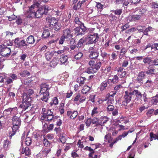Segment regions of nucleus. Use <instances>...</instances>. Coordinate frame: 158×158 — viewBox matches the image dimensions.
I'll use <instances>...</instances> for the list:
<instances>
[{"mask_svg":"<svg viewBox=\"0 0 158 158\" xmlns=\"http://www.w3.org/2000/svg\"><path fill=\"white\" fill-rule=\"evenodd\" d=\"M89 64L90 67L87 69L85 72L88 74L97 72L102 66V63L99 60H90Z\"/></svg>","mask_w":158,"mask_h":158,"instance_id":"obj_1","label":"nucleus"},{"mask_svg":"<svg viewBox=\"0 0 158 158\" xmlns=\"http://www.w3.org/2000/svg\"><path fill=\"white\" fill-rule=\"evenodd\" d=\"M42 116L41 118V120L43 122L44 121L45 122H50L53 120L54 115L53 112L51 111V109H49L45 108H43L42 111Z\"/></svg>","mask_w":158,"mask_h":158,"instance_id":"obj_2","label":"nucleus"},{"mask_svg":"<svg viewBox=\"0 0 158 158\" xmlns=\"http://www.w3.org/2000/svg\"><path fill=\"white\" fill-rule=\"evenodd\" d=\"M22 103L19 106L24 110L27 109L31 106L32 98L28 96L27 93H23V94Z\"/></svg>","mask_w":158,"mask_h":158,"instance_id":"obj_3","label":"nucleus"},{"mask_svg":"<svg viewBox=\"0 0 158 158\" xmlns=\"http://www.w3.org/2000/svg\"><path fill=\"white\" fill-rule=\"evenodd\" d=\"M49 10V7L47 6L44 5L38 9L37 8L36 10V18H40L43 15H47Z\"/></svg>","mask_w":158,"mask_h":158,"instance_id":"obj_4","label":"nucleus"},{"mask_svg":"<svg viewBox=\"0 0 158 158\" xmlns=\"http://www.w3.org/2000/svg\"><path fill=\"white\" fill-rule=\"evenodd\" d=\"M37 8V6L34 4L29 7V10L26 13V17L27 18H36V10Z\"/></svg>","mask_w":158,"mask_h":158,"instance_id":"obj_5","label":"nucleus"},{"mask_svg":"<svg viewBox=\"0 0 158 158\" xmlns=\"http://www.w3.org/2000/svg\"><path fill=\"white\" fill-rule=\"evenodd\" d=\"M11 48L3 45H0V53L3 57H7L10 55Z\"/></svg>","mask_w":158,"mask_h":158,"instance_id":"obj_6","label":"nucleus"},{"mask_svg":"<svg viewBox=\"0 0 158 158\" xmlns=\"http://www.w3.org/2000/svg\"><path fill=\"white\" fill-rule=\"evenodd\" d=\"M87 28L84 25L79 26L74 29V34L76 36H82L87 32Z\"/></svg>","mask_w":158,"mask_h":158,"instance_id":"obj_7","label":"nucleus"},{"mask_svg":"<svg viewBox=\"0 0 158 158\" xmlns=\"http://www.w3.org/2000/svg\"><path fill=\"white\" fill-rule=\"evenodd\" d=\"M15 46L19 48H22L24 46H27L28 44L24 40H21V38H16L14 40Z\"/></svg>","mask_w":158,"mask_h":158,"instance_id":"obj_8","label":"nucleus"},{"mask_svg":"<svg viewBox=\"0 0 158 158\" xmlns=\"http://www.w3.org/2000/svg\"><path fill=\"white\" fill-rule=\"evenodd\" d=\"M89 57L92 59H97L99 55L98 50L94 48V47H90L89 48Z\"/></svg>","mask_w":158,"mask_h":158,"instance_id":"obj_9","label":"nucleus"},{"mask_svg":"<svg viewBox=\"0 0 158 158\" xmlns=\"http://www.w3.org/2000/svg\"><path fill=\"white\" fill-rule=\"evenodd\" d=\"M21 125H13L11 127L12 131H9L8 132V136L10 139H11L13 136L19 131Z\"/></svg>","mask_w":158,"mask_h":158,"instance_id":"obj_10","label":"nucleus"},{"mask_svg":"<svg viewBox=\"0 0 158 158\" xmlns=\"http://www.w3.org/2000/svg\"><path fill=\"white\" fill-rule=\"evenodd\" d=\"M72 30L70 28H66L62 31V35L65 37L66 39H69L73 36Z\"/></svg>","mask_w":158,"mask_h":158,"instance_id":"obj_11","label":"nucleus"},{"mask_svg":"<svg viewBox=\"0 0 158 158\" xmlns=\"http://www.w3.org/2000/svg\"><path fill=\"white\" fill-rule=\"evenodd\" d=\"M133 95L132 91V92H129L127 91L125 92V94L124 96V99L128 102H130L131 101L134 102L136 100L135 97Z\"/></svg>","mask_w":158,"mask_h":158,"instance_id":"obj_12","label":"nucleus"},{"mask_svg":"<svg viewBox=\"0 0 158 158\" xmlns=\"http://www.w3.org/2000/svg\"><path fill=\"white\" fill-rule=\"evenodd\" d=\"M145 72L141 71L139 72L137 75V76L136 79V81L140 85H141L143 83V80L145 77Z\"/></svg>","mask_w":158,"mask_h":158,"instance_id":"obj_13","label":"nucleus"},{"mask_svg":"<svg viewBox=\"0 0 158 158\" xmlns=\"http://www.w3.org/2000/svg\"><path fill=\"white\" fill-rule=\"evenodd\" d=\"M89 39L90 44L95 43L99 38L98 34L97 33H94L89 35Z\"/></svg>","mask_w":158,"mask_h":158,"instance_id":"obj_14","label":"nucleus"},{"mask_svg":"<svg viewBox=\"0 0 158 158\" xmlns=\"http://www.w3.org/2000/svg\"><path fill=\"white\" fill-rule=\"evenodd\" d=\"M140 16L139 15L137 14L130 15L127 18V21L129 23L133 21H136L139 20L140 19Z\"/></svg>","mask_w":158,"mask_h":158,"instance_id":"obj_15","label":"nucleus"},{"mask_svg":"<svg viewBox=\"0 0 158 158\" xmlns=\"http://www.w3.org/2000/svg\"><path fill=\"white\" fill-rule=\"evenodd\" d=\"M78 114V112L77 110H68L67 111V115L70 119H75Z\"/></svg>","mask_w":158,"mask_h":158,"instance_id":"obj_16","label":"nucleus"},{"mask_svg":"<svg viewBox=\"0 0 158 158\" xmlns=\"http://www.w3.org/2000/svg\"><path fill=\"white\" fill-rule=\"evenodd\" d=\"M43 126L44 131L46 132H48L52 130L54 127V124L53 123L50 124L49 125H48V122H45Z\"/></svg>","mask_w":158,"mask_h":158,"instance_id":"obj_17","label":"nucleus"},{"mask_svg":"<svg viewBox=\"0 0 158 158\" xmlns=\"http://www.w3.org/2000/svg\"><path fill=\"white\" fill-rule=\"evenodd\" d=\"M133 95L135 97L136 100L139 101L140 102H141L142 100L141 98L142 97V94L138 90H134L132 91Z\"/></svg>","mask_w":158,"mask_h":158,"instance_id":"obj_18","label":"nucleus"},{"mask_svg":"<svg viewBox=\"0 0 158 158\" xmlns=\"http://www.w3.org/2000/svg\"><path fill=\"white\" fill-rule=\"evenodd\" d=\"M117 75L120 78H123L125 77L126 72L124 71L123 68L122 67L118 68L117 69Z\"/></svg>","mask_w":158,"mask_h":158,"instance_id":"obj_19","label":"nucleus"},{"mask_svg":"<svg viewBox=\"0 0 158 158\" xmlns=\"http://www.w3.org/2000/svg\"><path fill=\"white\" fill-rule=\"evenodd\" d=\"M12 125H21V120L20 117L16 115L14 116L12 118Z\"/></svg>","mask_w":158,"mask_h":158,"instance_id":"obj_20","label":"nucleus"},{"mask_svg":"<svg viewBox=\"0 0 158 158\" xmlns=\"http://www.w3.org/2000/svg\"><path fill=\"white\" fill-rule=\"evenodd\" d=\"M40 95L42 94L43 97L41 98L42 101L45 102H47L49 98V91L46 92H44V93L40 92Z\"/></svg>","mask_w":158,"mask_h":158,"instance_id":"obj_21","label":"nucleus"},{"mask_svg":"<svg viewBox=\"0 0 158 158\" xmlns=\"http://www.w3.org/2000/svg\"><path fill=\"white\" fill-rule=\"evenodd\" d=\"M108 121V118L106 116L102 117H101L99 120V123L96 125V126H103L104 125V124L106 123Z\"/></svg>","mask_w":158,"mask_h":158,"instance_id":"obj_22","label":"nucleus"},{"mask_svg":"<svg viewBox=\"0 0 158 158\" xmlns=\"http://www.w3.org/2000/svg\"><path fill=\"white\" fill-rule=\"evenodd\" d=\"M40 88V92L44 93V92L48 91V90L50 89L49 85L47 83L41 84Z\"/></svg>","mask_w":158,"mask_h":158,"instance_id":"obj_23","label":"nucleus"},{"mask_svg":"<svg viewBox=\"0 0 158 158\" xmlns=\"http://www.w3.org/2000/svg\"><path fill=\"white\" fill-rule=\"evenodd\" d=\"M128 49L125 47H123L120 50L119 54V58L120 59H122L124 56L127 52Z\"/></svg>","mask_w":158,"mask_h":158,"instance_id":"obj_24","label":"nucleus"},{"mask_svg":"<svg viewBox=\"0 0 158 158\" xmlns=\"http://www.w3.org/2000/svg\"><path fill=\"white\" fill-rule=\"evenodd\" d=\"M47 19L48 21V22L49 23L50 26L51 27L58 22L55 18L52 17L50 16L48 17Z\"/></svg>","mask_w":158,"mask_h":158,"instance_id":"obj_25","label":"nucleus"},{"mask_svg":"<svg viewBox=\"0 0 158 158\" xmlns=\"http://www.w3.org/2000/svg\"><path fill=\"white\" fill-rule=\"evenodd\" d=\"M21 153L23 154H25L26 156H28L31 154V151L29 148L28 147H26L25 148H23Z\"/></svg>","mask_w":158,"mask_h":158,"instance_id":"obj_26","label":"nucleus"},{"mask_svg":"<svg viewBox=\"0 0 158 158\" xmlns=\"http://www.w3.org/2000/svg\"><path fill=\"white\" fill-rule=\"evenodd\" d=\"M130 60V58H128L125 56V58L123 60V62L122 63V67L126 68L127 67L129 64V61Z\"/></svg>","mask_w":158,"mask_h":158,"instance_id":"obj_27","label":"nucleus"},{"mask_svg":"<svg viewBox=\"0 0 158 158\" xmlns=\"http://www.w3.org/2000/svg\"><path fill=\"white\" fill-rule=\"evenodd\" d=\"M109 81L108 80L107 81H104L102 82L100 86V89L101 91H102L106 89L107 86V84H109Z\"/></svg>","mask_w":158,"mask_h":158,"instance_id":"obj_28","label":"nucleus"},{"mask_svg":"<svg viewBox=\"0 0 158 158\" xmlns=\"http://www.w3.org/2000/svg\"><path fill=\"white\" fill-rule=\"evenodd\" d=\"M26 41L27 42V44H33L35 42V40L34 36L32 35H30L27 38Z\"/></svg>","mask_w":158,"mask_h":158,"instance_id":"obj_29","label":"nucleus"},{"mask_svg":"<svg viewBox=\"0 0 158 158\" xmlns=\"http://www.w3.org/2000/svg\"><path fill=\"white\" fill-rule=\"evenodd\" d=\"M152 61V58L150 57H145L143 59V62L145 64H150Z\"/></svg>","mask_w":158,"mask_h":158,"instance_id":"obj_30","label":"nucleus"},{"mask_svg":"<svg viewBox=\"0 0 158 158\" xmlns=\"http://www.w3.org/2000/svg\"><path fill=\"white\" fill-rule=\"evenodd\" d=\"M61 27L62 26L61 24L58 22H57L54 25H53V26H51V27H52L56 31H59Z\"/></svg>","mask_w":158,"mask_h":158,"instance_id":"obj_31","label":"nucleus"},{"mask_svg":"<svg viewBox=\"0 0 158 158\" xmlns=\"http://www.w3.org/2000/svg\"><path fill=\"white\" fill-rule=\"evenodd\" d=\"M90 89V88L87 85L84 86L81 90V92L84 94H86L89 92Z\"/></svg>","mask_w":158,"mask_h":158,"instance_id":"obj_32","label":"nucleus"},{"mask_svg":"<svg viewBox=\"0 0 158 158\" xmlns=\"http://www.w3.org/2000/svg\"><path fill=\"white\" fill-rule=\"evenodd\" d=\"M109 80L113 84H116L119 81V78L117 75H115L113 76V78L112 79H110L108 80Z\"/></svg>","mask_w":158,"mask_h":158,"instance_id":"obj_33","label":"nucleus"},{"mask_svg":"<svg viewBox=\"0 0 158 158\" xmlns=\"http://www.w3.org/2000/svg\"><path fill=\"white\" fill-rule=\"evenodd\" d=\"M58 60L56 58L53 59L50 62V66L52 67H55L58 64Z\"/></svg>","mask_w":158,"mask_h":158,"instance_id":"obj_34","label":"nucleus"},{"mask_svg":"<svg viewBox=\"0 0 158 158\" xmlns=\"http://www.w3.org/2000/svg\"><path fill=\"white\" fill-rule=\"evenodd\" d=\"M49 29L44 30L43 32L42 37L44 38H46L48 37L50 35Z\"/></svg>","mask_w":158,"mask_h":158,"instance_id":"obj_35","label":"nucleus"},{"mask_svg":"<svg viewBox=\"0 0 158 158\" xmlns=\"http://www.w3.org/2000/svg\"><path fill=\"white\" fill-rule=\"evenodd\" d=\"M44 145L45 147H51V143L46 138H44L43 141Z\"/></svg>","mask_w":158,"mask_h":158,"instance_id":"obj_36","label":"nucleus"},{"mask_svg":"<svg viewBox=\"0 0 158 158\" xmlns=\"http://www.w3.org/2000/svg\"><path fill=\"white\" fill-rule=\"evenodd\" d=\"M11 111L10 114L11 115L15 116L16 115L18 114V109L17 107H15L13 108H11L10 109Z\"/></svg>","mask_w":158,"mask_h":158,"instance_id":"obj_37","label":"nucleus"},{"mask_svg":"<svg viewBox=\"0 0 158 158\" xmlns=\"http://www.w3.org/2000/svg\"><path fill=\"white\" fill-rule=\"evenodd\" d=\"M51 147H47L46 148H43L44 150L43 151V152L45 155H47L51 151Z\"/></svg>","mask_w":158,"mask_h":158,"instance_id":"obj_38","label":"nucleus"},{"mask_svg":"<svg viewBox=\"0 0 158 158\" xmlns=\"http://www.w3.org/2000/svg\"><path fill=\"white\" fill-rule=\"evenodd\" d=\"M46 59L48 60H49L53 57L52 52H48L45 53Z\"/></svg>","mask_w":158,"mask_h":158,"instance_id":"obj_39","label":"nucleus"},{"mask_svg":"<svg viewBox=\"0 0 158 158\" xmlns=\"http://www.w3.org/2000/svg\"><path fill=\"white\" fill-rule=\"evenodd\" d=\"M112 11L114 13L115 15L119 16L123 13V10L122 9H117L116 10H113Z\"/></svg>","mask_w":158,"mask_h":158,"instance_id":"obj_40","label":"nucleus"},{"mask_svg":"<svg viewBox=\"0 0 158 158\" xmlns=\"http://www.w3.org/2000/svg\"><path fill=\"white\" fill-rule=\"evenodd\" d=\"M30 74V73L27 70H24L19 73V75L22 77L28 76Z\"/></svg>","mask_w":158,"mask_h":158,"instance_id":"obj_41","label":"nucleus"},{"mask_svg":"<svg viewBox=\"0 0 158 158\" xmlns=\"http://www.w3.org/2000/svg\"><path fill=\"white\" fill-rule=\"evenodd\" d=\"M155 110L153 109H151L148 110L146 112V115L148 117L150 118L152 114L153 113L154 114V112Z\"/></svg>","mask_w":158,"mask_h":158,"instance_id":"obj_42","label":"nucleus"},{"mask_svg":"<svg viewBox=\"0 0 158 158\" xmlns=\"http://www.w3.org/2000/svg\"><path fill=\"white\" fill-rule=\"evenodd\" d=\"M149 70L148 71L145 72V73H146L148 75H152L154 74V72L155 71V69L151 67L150 69H149Z\"/></svg>","mask_w":158,"mask_h":158,"instance_id":"obj_43","label":"nucleus"},{"mask_svg":"<svg viewBox=\"0 0 158 158\" xmlns=\"http://www.w3.org/2000/svg\"><path fill=\"white\" fill-rule=\"evenodd\" d=\"M150 141H152L153 140V138L154 139H157L158 140V133L157 135L153 134L152 132H151L150 133Z\"/></svg>","mask_w":158,"mask_h":158,"instance_id":"obj_44","label":"nucleus"},{"mask_svg":"<svg viewBox=\"0 0 158 158\" xmlns=\"http://www.w3.org/2000/svg\"><path fill=\"white\" fill-rule=\"evenodd\" d=\"M85 41L83 38H81L79 41L78 43L76 45V47L77 48L81 47L83 44L85 42Z\"/></svg>","mask_w":158,"mask_h":158,"instance_id":"obj_45","label":"nucleus"},{"mask_svg":"<svg viewBox=\"0 0 158 158\" xmlns=\"http://www.w3.org/2000/svg\"><path fill=\"white\" fill-rule=\"evenodd\" d=\"M146 10H147L146 9H140L139 11H138V13L137 15H140V19L146 13Z\"/></svg>","mask_w":158,"mask_h":158,"instance_id":"obj_46","label":"nucleus"},{"mask_svg":"<svg viewBox=\"0 0 158 158\" xmlns=\"http://www.w3.org/2000/svg\"><path fill=\"white\" fill-rule=\"evenodd\" d=\"M82 4V2H81V1H79L77 5L75 4L73 6V9L74 10H77V9L80 8Z\"/></svg>","mask_w":158,"mask_h":158,"instance_id":"obj_47","label":"nucleus"},{"mask_svg":"<svg viewBox=\"0 0 158 158\" xmlns=\"http://www.w3.org/2000/svg\"><path fill=\"white\" fill-rule=\"evenodd\" d=\"M10 143V141L7 139L5 140L4 141L3 147L5 149H7Z\"/></svg>","mask_w":158,"mask_h":158,"instance_id":"obj_48","label":"nucleus"},{"mask_svg":"<svg viewBox=\"0 0 158 158\" xmlns=\"http://www.w3.org/2000/svg\"><path fill=\"white\" fill-rule=\"evenodd\" d=\"M60 106L59 108V110L60 113V114L62 115L64 113V104L61 103L60 104Z\"/></svg>","mask_w":158,"mask_h":158,"instance_id":"obj_49","label":"nucleus"},{"mask_svg":"<svg viewBox=\"0 0 158 158\" xmlns=\"http://www.w3.org/2000/svg\"><path fill=\"white\" fill-rule=\"evenodd\" d=\"M54 131L56 132V134L57 135L59 136L62 134V130L60 127H55L54 129Z\"/></svg>","mask_w":158,"mask_h":158,"instance_id":"obj_50","label":"nucleus"},{"mask_svg":"<svg viewBox=\"0 0 158 158\" xmlns=\"http://www.w3.org/2000/svg\"><path fill=\"white\" fill-rule=\"evenodd\" d=\"M145 85L147 87H151L153 85V82L151 80H148L145 83Z\"/></svg>","mask_w":158,"mask_h":158,"instance_id":"obj_51","label":"nucleus"},{"mask_svg":"<svg viewBox=\"0 0 158 158\" xmlns=\"http://www.w3.org/2000/svg\"><path fill=\"white\" fill-rule=\"evenodd\" d=\"M32 142L31 139L30 137H27L25 140V143L26 145L29 146L31 145Z\"/></svg>","mask_w":158,"mask_h":158,"instance_id":"obj_52","label":"nucleus"},{"mask_svg":"<svg viewBox=\"0 0 158 158\" xmlns=\"http://www.w3.org/2000/svg\"><path fill=\"white\" fill-rule=\"evenodd\" d=\"M62 56L60 59V61L61 63L64 64L67 61L68 57L67 56H64V55H62Z\"/></svg>","mask_w":158,"mask_h":158,"instance_id":"obj_53","label":"nucleus"},{"mask_svg":"<svg viewBox=\"0 0 158 158\" xmlns=\"http://www.w3.org/2000/svg\"><path fill=\"white\" fill-rule=\"evenodd\" d=\"M74 22L76 24H77L79 26L84 25V23L80 21L79 18L77 17H76L75 18Z\"/></svg>","mask_w":158,"mask_h":158,"instance_id":"obj_54","label":"nucleus"},{"mask_svg":"<svg viewBox=\"0 0 158 158\" xmlns=\"http://www.w3.org/2000/svg\"><path fill=\"white\" fill-rule=\"evenodd\" d=\"M130 26V25L128 23H126L124 25H122L121 27V31H123L124 30H127L129 28Z\"/></svg>","mask_w":158,"mask_h":158,"instance_id":"obj_55","label":"nucleus"},{"mask_svg":"<svg viewBox=\"0 0 158 158\" xmlns=\"http://www.w3.org/2000/svg\"><path fill=\"white\" fill-rule=\"evenodd\" d=\"M105 73L106 74H109L110 72H112L111 71V67L110 65L106 66L105 69Z\"/></svg>","mask_w":158,"mask_h":158,"instance_id":"obj_56","label":"nucleus"},{"mask_svg":"<svg viewBox=\"0 0 158 158\" xmlns=\"http://www.w3.org/2000/svg\"><path fill=\"white\" fill-rule=\"evenodd\" d=\"M151 50L153 49L154 51L158 50V43H154L152 44L151 47Z\"/></svg>","mask_w":158,"mask_h":158,"instance_id":"obj_57","label":"nucleus"},{"mask_svg":"<svg viewBox=\"0 0 158 158\" xmlns=\"http://www.w3.org/2000/svg\"><path fill=\"white\" fill-rule=\"evenodd\" d=\"M152 27L150 26L146 28L143 31V34L144 35H148V31H150Z\"/></svg>","mask_w":158,"mask_h":158,"instance_id":"obj_58","label":"nucleus"},{"mask_svg":"<svg viewBox=\"0 0 158 158\" xmlns=\"http://www.w3.org/2000/svg\"><path fill=\"white\" fill-rule=\"evenodd\" d=\"M83 56V54L81 52H79L75 55L74 58L76 60H79Z\"/></svg>","mask_w":158,"mask_h":158,"instance_id":"obj_59","label":"nucleus"},{"mask_svg":"<svg viewBox=\"0 0 158 158\" xmlns=\"http://www.w3.org/2000/svg\"><path fill=\"white\" fill-rule=\"evenodd\" d=\"M11 108H9L7 109H5L3 111V114L5 116H8L10 114Z\"/></svg>","mask_w":158,"mask_h":158,"instance_id":"obj_60","label":"nucleus"},{"mask_svg":"<svg viewBox=\"0 0 158 158\" xmlns=\"http://www.w3.org/2000/svg\"><path fill=\"white\" fill-rule=\"evenodd\" d=\"M85 80H86V79L85 77H81L78 80V81L79 82L80 85H82L84 84Z\"/></svg>","mask_w":158,"mask_h":158,"instance_id":"obj_61","label":"nucleus"},{"mask_svg":"<svg viewBox=\"0 0 158 158\" xmlns=\"http://www.w3.org/2000/svg\"><path fill=\"white\" fill-rule=\"evenodd\" d=\"M136 30V29L134 27H133L131 28H130L127 30L125 32L127 34H129L131 32H133Z\"/></svg>","mask_w":158,"mask_h":158,"instance_id":"obj_62","label":"nucleus"},{"mask_svg":"<svg viewBox=\"0 0 158 158\" xmlns=\"http://www.w3.org/2000/svg\"><path fill=\"white\" fill-rule=\"evenodd\" d=\"M91 123H92V121L91 118H87L85 122V125L87 127L90 126Z\"/></svg>","mask_w":158,"mask_h":158,"instance_id":"obj_63","label":"nucleus"},{"mask_svg":"<svg viewBox=\"0 0 158 158\" xmlns=\"http://www.w3.org/2000/svg\"><path fill=\"white\" fill-rule=\"evenodd\" d=\"M151 65L152 66H158V59L156 58L153 60H152Z\"/></svg>","mask_w":158,"mask_h":158,"instance_id":"obj_64","label":"nucleus"}]
</instances>
